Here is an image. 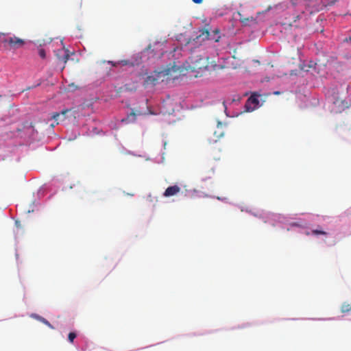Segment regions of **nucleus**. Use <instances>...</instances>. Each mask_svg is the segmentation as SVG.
<instances>
[{
	"instance_id": "15",
	"label": "nucleus",
	"mask_w": 351,
	"mask_h": 351,
	"mask_svg": "<svg viewBox=\"0 0 351 351\" xmlns=\"http://www.w3.org/2000/svg\"><path fill=\"white\" fill-rule=\"evenodd\" d=\"M313 233L315 234H326V233L322 230H313Z\"/></svg>"
},
{
	"instance_id": "1",
	"label": "nucleus",
	"mask_w": 351,
	"mask_h": 351,
	"mask_svg": "<svg viewBox=\"0 0 351 351\" xmlns=\"http://www.w3.org/2000/svg\"><path fill=\"white\" fill-rule=\"evenodd\" d=\"M170 69H165L160 71H154L148 75L144 82L145 86H154L160 82H163L165 77L169 75Z\"/></svg>"
},
{
	"instance_id": "12",
	"label": "nucleus",
	"mask_w": 351,
	"mask_h": 351,
	"mask_svg": "<svg viewBox=\"0 0 351 351\" xmlns=\"http://www.w3.org/2000/svg\"><path fill=\"white\" fill-rule=\"evenodd\" d=\"M38 54H39L40 57L43 59H45L46 58L45 51L42 48L38 49Z\"/></svg>"
},
{
	"instance_id": "5",
	"label": "nucleus",
	"mask_w": 351,
	"mask_h": 351,
	"mask_svg": "<svg viewBox=\"0 0 351 351\" xmlns=\"http://www.w3.org/2000/svg\"><path fill=\"white\" fill-rule=\"evenodd\" d=\"M191 63L193 64V69L202 71L208 68V58L207 57H192Z\"/></svg>"
},
{
	"instance_id": "19",
	"label": "nucleus",
	"mask_w": 351,
	"mask_h": 351,
	"mask_svg": "<svg viewBox=\"0 0 351 351\" xmlns=\"http://www.w3.org/2000/svg\"><path fill=\"white\" fill-rule=\"evenodd\" d=\"M112 66H115L118 63H113L112 62H109Z\"/></svg>"
},
{
	"instance_id": "3",
	"label": "nucleus",
	"mask_w": 351,
	"mask_h": 351,
	"mask_svg": "<svg viewBox=\"0 0 351 351\" xmlns=\"http://www.w3.org/2000/svg\"><path fill=\"white\" fill-rule=\"evenodd\" d=\"M25 40L16 37L15 36L6 37L4 44L5 47H8L10 49H17L25 45Z\"/></svg>"
},
{
	"instance_id": "13",
	"label": "nucleus",
	"mask_w": 351,
	"mask_h": 351,
	"mask_svg": "<svg viewBox=\"0 0 351 351\" xmlns=\"http://www.w3.org/2000/svg\"><path fill=\"white\" fill-rule=\"evenodd\" d=\"M6 39V34L5 33L0 32V43L5 44Z\"/></svg>"
},
{
	"instance_id": "10",
	"label": "nucleus",
	"mask_w": 351,
	"mask_h": 351,
	"mask_svg": "<svg viewBox=\"0 0 351 351\" xmlns=\"http://www.w3.org/2000/svg\"><path fill=\"white\" fill-rule=\"evenodd\" d=\"M136 114L134 112H132L127 117V120L130 122H134L136 120Z\"/></svg>"
},
{
	"instance_id": "16",
	"label": "nucleus",
	"mask_w": 351,
	"mask_h": 351,
	"mask_svg": "<svg viewBox=\"0 0 351 351\" xmlns=\"http://www.w3.org/2000/svg\"><path fill=\"white\" fill-rule=\"evenodd\" d=\"M119 63L123 66L128 65L129 64V61L128 60H121L119 62Z\"/></svg>"
},
{
	"instance_id": "2",
	"label": "nucleus",
	"mask_w": 351,
	"mask_h": 351,
	"mask_svg": "<svg viewBox=\"0 0 351 351\" xmlns=\"http://www.w3.org/2000/svg\"><path fill=\"white\" fill-rule=\"evenodd\" d=\"M199 38H202L203 40H210L215 42H219L221 36L219 29L215 28L213 30L210 31L208 29L204 28L199 30V34L198 36Z\"/></svg>"
},
{
	"instance_id": "20",
	"label": "nucleus",
	"mask_w": 351,
	"mask_h": 351,
	"mask_svg": "<svg viewBox=\"0 0 351 351\" xmlns=\"http://www.w3.org/2000/svg\"><path fill=\"white\" fill-rule=\"evenodd\" d=\"M20 221L16 220V225L18 226H19Z\"/></svg>"
},
{
	"instance_id": "17",
	"label": "nucleus",
	"mask_w": 351,
	"mask_h": 351,
	"mask_svg": "<svg viewBox=\"0 0 351 351\" xmlns=\"http://www.w3.org/2000/svg\"><path fill=\"white\" fill-rule=\"evenodd\" d=\"M32 317L36 318V319H38L39 321H40V318H43V317H40V315H36V314L32 315Z\"/></svg>"
},
{
	"instance_id": "6",
	"label": "nucleus",
	"mask_w": 351,
	"mask_h": 351,
	"mask_svg": "<svg viewBox=\"0 0 351 351\" xmlns=\"http://www.w3.org/2000/svg\"><path fill=\"white\" fill-rule=\"evenodd\" d=\"M69 110L66 109L62 110L60 112H55L53 114L51 118L54 120L55 123H52L51 127H55L56 125H58L60 121H63L66 119V114Z\"/></svg>"
},
{
	"instance_id": "18",
	"label": "nucleus",
	"mask_w": 351,
	"mask_h": 351,
	"mask_svg": "<svg viewBox=\"0 0 351 351\" xmlns=\"http://www.w3.org/2000/svg\"><path fill=\"white\" fill-rule=\"evenodd\" d=\"M195 3L199 4L202 3L203 0H192Z\"/></svg>"
},
{
	"instance_id": "11",
	"label": "nucleus",
	"mask_w": 351,
	"mask_h": 351,
	"mask_svg": "<svg viewBox=\"0 0 351 351\" xmlns=\"http://www.w3.org/2000/svg\"><path fill=\"white\" fill-rule=\"evenodd\" d=\"M76 334L73 332H71L69 335H68V339H69V341L71 342V343H73V340L75 339V338L76 337Z\"/></svg>"
},
{
	"instance_id": "7",
	"label": "nucleus",
	"mask_w": 351,
	"mask_h": 351,
	"mask_svg": "<svg viewBox=\"0 0 351 351\" xmlns=\"http://www.w3.org/2000/svg\"><path fill=\"white\" fill-rule=\"evenodd\" d=\"M180 191V188L178 185L169 186L164 192L165 197H171L176 195Z\"/></svg>"
},
{
	"instance_id": "14",
	"label": "nucleus",
	"mask_w": 351,
	"mask_h": 351,
	"mask_svg": "<svg viewBox=\"0 0 351 351\" xmlns=\"http://www.w3.org/2000/svg\"><path fill=\"white\" fill-rule=\"evenodd\" d=\"M40 321L41 322H43V324H45V325H47V326H49V328H53V327L51 326V324L46 319H45L44 317L40 318Z\"/></svg>"
},
{
	"instance_id": "9",
	"label": "nucleus",
	"mask_w": 351,
	"mask_h": 351,
	"mask_svg": "<svg viewBox=\"0 0 351 351\" xmlns=\"http://www.w3.org/2000/svg\"><path fill=\"white\" fill-rule=\"evenodd\" d=\"M342 313H348L351 311V302H344L341 308Z\"/></svg>"
},
{
	"instance_id": "4",
	"label": "nucleus",
	"mask_w": 351,
	"mask_h": 351,
	"mask_svg": "<svg viewBox=\"0 0 351 351\" xmlns=\"http://www.w3.org/2000/svg\"><path fill=\"white\" fill-rule=\"evenodd\" d=\"M259 96H261V95H258L256 93H254L247 99L245 104V110L246 112H252L260 106L258 100Z\"/></svg>"
},
{
	"instance_id": "8",
	"label": "nucleus",
	"mask_w": 351,
	"mask_h": 351,
	"mask_svg": "<svg viewBox=\"0 0 351 351\" xmlns=\"http://www.w3.org/2000/svg\"><path fill=\"white\" fill-rule=\"evenodd\" d=\"M61 53H62V56H60L59 54H57V56L60 60L63 61L64 63H66L69 58V54L68 50H62L60 51Z\"/></svg>"
}]
</instances>
